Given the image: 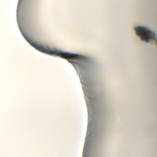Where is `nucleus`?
I'll return each instance as SVG.
<instances>
[{"instance_id":"nucleus-2","label":"nucleus","mask_w":157,"mask_h":157,"mask_svg":"<svg viewBox=\"0 0 157 157\" xmlns=\"http://www.w3.org/2000/svg\"><path fill=\"white\" fill-rule=\"evenodd\" d=\"M135 30L137 34L141 37L142 40L149 42L150 41L149 39L155 38V40L157 43V38L155 34L147 28L138 26L135 28Z\"/></svg>"},{"instance_id":"nucleus-1","label":"nucleus","mask_w":157,"mask_h":157,"mask_svg":"<svg viewBox=\"0 0 157 157\" xmlns=\"http://www.w3.org/2000/svg\"><path fill=\"white\" fill-rule=\"evenodd\" d=\"M24 37L31 45L35 47L37 50H40V51H43L44 52L49 53L50 54L61 55L62 57H64L65 58H72L80 60H83L84 59L83 56L79 55L73 54V53H70L67 52H63L62 51H59L56 50L53 51L48 47H44L42 45H38L36 43L33 41L25 34H24Z\"/></svg>"},{"instance_id":"nucleus-3","label":"nucleus","mask_w":157,"mask_h":157,"mask_svg":"<svg viewBox=\"0 0 157 157\" xmlns=\"http://www.w3.org/2000/svg\"><path fill=\"white\" fill-rule=\"evenodd\" d=\"M69 62L71 63L72 64H73V63H75V62L73 61L70 60H68Z\"/></svg>"}]
</instances>
